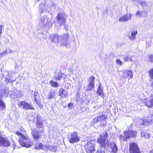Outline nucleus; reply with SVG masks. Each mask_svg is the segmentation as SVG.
<instances>
[{"mask_svg": "<svg viewBox=\"0 0 153 153\" xmlns=\"http://www.w3.org/2000/svg\"><path fill=\"white\" fill-rule=\"evenodd\" d=\"M116 63L117 64H119L120 65L123 64L122 62L119 59H117L116 60Z\"/></svg>", "mask_w": 153, "mask_h": 153, "instance_id": "4c0bfd02", "label": "nucleus"}, {"mask_svg": "<svg viewBox=\"0 0 153 153\" xmlns=\"http://www.w3.org/2000/svg\"><path fill=\"white\" fill-rule=\"evenodd\" d=\"M95 107H96V106H94V108H95Z\"/></svg>", "mask_w": 153, "mask_h": 153, "instance_id": "8fccbe9b", "label": "nucleus"}, {"mask_svg": "<svg viewBox=\"0 0 153 153\" xmlns=\"http://www.w3.org/2000/svg\"><path fill=\"white\" fill-rule=\"evenodd\" d=\"M95 77L93 76H91L89 78L88 80V85L86 89L87 91L92 90L94 87V80Z\"/></svg>", "mask_w": 153, "mask_h": 153, "instance_id": "6e6552de", "label": "nucleus"}, {"mask_svg": "<svg viewBox=\"0 0 153 153\" xmlns=\"http://www.w3.org/2000/svg\"><path fill=\"white\" fill-rule=\"evenodd\" d=\"M97 117H98L99 122H100L105 121L107 118V116L103 115V113L102 112H99V116H97Z\"/></svg>", "mask_w": 153, "mask_h": 153, "instance_id": "4468645a", "label": "nucleus"}, {"mask_svg": "<svg viewBox=\"0 0 153 153\" xmlns=\"http://www.w3.org/2000/svg\"><path fill=\"white\" fill-rule=\"evenodd\" d=\"M64 90L63 89L61 88L59 91V95L60 96H62L64 94Z\"/></svg>", "mask_w": 153, "mask_h": 153, "instance_id": "c9c22d12", "label": "nucleus"}, {"mask_svg": "<svg viewBox=\"0 0 153 153\" xmlns=\"http://www.w3.org/2000/svg\"><path fill=\"white\" fill-rule=\"evenodd\" d=\"M132 14H126L120 17L119 21L120 22H126L131 18Z\"/></svg>", "mask_w": 153, "mask_h": 153, "instance_id": "f8f14e48", "label": "nucleus"}, {"mask_svg": "<svg viewBox=\"0 0 153 153\" xmlns=\"http://www.w3.org/2000/svg\"><path fill=\"white\" fill-rule=\"evenodd\" d=\"M141 120V121L143 122L141 125H146L147 124V123L145 122V121L143 119Z\"/></svg>", "mask_w": 153, "mask_h": 153, "instance_id": "a19ab883", "label": "nucleus"}, {"mask_svg": "<svg viewBox=\"0 0 153 153\" xmlns=\"http://www.w3.org/2000/svg\"><path fill=\"white\" fill-rule=\"evenodd\" d=\"M73 106V104L71 103H69L68 105V106L70 108H72Z\"/></svg>", "mask_w": 153, "mask_h": 153, "instance_id": "37998d69", "label": "nucleus"}, {"mask_svg": "<svg viewBox=\"0 0 153 153\" xmlns=\"http://www.w3.org/2000/svg\"><path fill=\"white\" fill-rule=\"evenodd\" d=\"M150 153H153V149H152L151 151H150Z\"/></svg>", "mask_w": 153, "mask_h": 153, "instance_id": "de8ad7c7", "label": "nucleus"}, {"mask_svg": "<svg viewBox=\"0 0 153 153\" xmlns=\"http://www.w3.org/2000/svg\"><path fill=\"white\" fill-rule=\"evenodd\" d=\"M7 50H6L5 51L1 53V55H5L6 54H7Z\"/></svg>", "mask_w": 153, "mask_h": 153, "instance_id": "ea45409f", "label": "nucleus"}, {"mask_svg": "<svg viewBox=\"0 0 153 153\" xmlns=\"http://www.w3.org/2000/svg\"><path fill=\"white\" fill-rule=\"evenodd\" d=\"M123 76L125 78L131 79L133 77L132 72L131 71H126L124 73Z\"/></svg>", "mask_w": 153, "mask_h": 153, "instance_id": "a211bd4d", "label": "nucleus"}, {"mask_svg": "<svg viewBox=\"0 0 153 153\" xmlns=\"http://www.w3.org/2000/svg\"><path fill=\"white\" fill-rule=\"evenodd\" d=\"M129 153H140L138 145L135 143H131L129 145Z\"/></svg>", "mask_w": 153, "mask_h": 153, "instance_id": "423d86ee", "label": "nucleus"}, {"mask_svg": "<svg viewBox=\"0 0 153 153\" xmlns=\"http://www.w3.org/2000/svg\"><path fill=\"white\" fill-rule=\"evenodd\" d=\"M132 56L130 55H128L123 57L125 61H132Z\"/></svg>", "mask_w": 153, "mask_h": 153, "instance_id": "cd10ccee", "label": "nucleus"}, {"mask_svg": "<svg viewBox=\"0 0 153 153\" xmlns=\"http://www.w3.org/2000/svg\"><path fill=\"white\" fill-rule=\"evenodd\" d=\"M151 78L153 79V68L149 71Z\"/></svg>", "mask_w": 153, "mask_h": 153, "instance_id": "f704fd0d", "label": "nucleus"}, {"mask_svg": "<svg viewBox=\"0 0 153 153\" xmlns=\"http://www.w3.org/2000/svg\"><path fill=\"white\" fill-rule=\"evenodd\" d=\"M146 15V11H140L138 10L136 13V15L137 17H143L145 16Z\"/></svg>", "mask_w": 153, "mask_h": 153, "instance_id": "aec40b11", "label": "nucleus"}, {"mask_svg": "<svg viewBox=\"0 0 153 153\" xmlns=\"http://www.w3.org/2000/svg\"><path fill=\"white\" fill-rule=\"evenodd\" d=\"M100 138L98 139L97 142L100 143V145L104 146L105 144L106 140L108 138V136L106 131L104 132L100 135Z\"/></svg>", "mask_w": 153, "mask_h": 153, "instance_id": "39448f33", "label": "nucleus"}, {"mask_svg": "<svg viewBox=\"0 0 153 153\" xmlns=\"http://www.w3.org/2000/svg\"><path fill=\"white\" fill-rule=\"evenodd\" d=\"M0 107L3 110H4L6 108V104L1 99H0Z\"/></svg>", "mask_w": 153, "mask_h": 153, "instance_id": "c756f323", "label": "nucleus"}, {"mask_svg": "<svg viewBox=\"0 0 153 153\" xmlns=\"http://www.w3.org/2000/svg\"><path fill=\"white\" fill-rule=\"evenodd\" d=\"M34 101L36 102V104L40 108H42L43 107V105L42 102L40 101H38L36 98L34 99Z\"/></svg>", "mask_w": 153, "mask_h": 153, "instance_id": "7c9ffc66", "label": "nucleus"}, {"mask_svg": "<svg viewBox=\"0 0 153 153\" xmlns=\"http://www.w3.org/2000/svg\"><path fill=\"white\" fill-rule=\"evenodd\" d=\"M140 4L143 7H144L146 5V4L145 1H144L141 0L140 1Z\"/></svg>", "mask_w": 153, "mask_h": 153, "instance_id": "72a5a7b5", "label": "nucleus"}, {"mask_svg": "<svg viewBox=\"0 0 153 153\" xmlns=\"http://www.w3.org/2000/svg\"><path fill=\"white\" fill-rule=\"evenodd\" d=\"M137 30L133 31L131 33V36L129 37V39L131 40L135 39L136 38L135 36L137 34Z\"/></svg>", "mask_w": 153, "mask_h": 153, "instance_id": "5701e85b", "label": "nucleus"}, {"mask_svg": "<svg viewBox=\"0 0 153 153\" xmlns=\"http://www.w3.org/2000/svg\"><path fill=\"white\" fill-rule=\"evenodd\" d=\"M106 146V144L104 146L100 145V146L99 148L97 153H105V148Z\"/></svg>", "mask_w": 153, "mask_h": 153, "instance_id": "412c9836", "label": "nucleus"}, {"mask_svg": "<svg viewBox=\"0 0 153 153\" xmlns=\"http://www.w3.org/2000/svg\"><path fill=\"white\" fill-rule=\"evenodd\" d=\"M36 126L37 128H42L43 124L39 120L37 119L36 123Z\"/></svg>", "mask_w": 153, "mask_h": 153, "instance_id": "bb28decb", "label": "nucleus"}, {"mask_svg": "<svg viewBox=\"0 0 153 153\" xmlns=\"http://www.w3.org/2000/svg\"><path fill=\"white\" fill-rule=\"evenodd\" d=\"M43 132V130L37 131L36 129H33L31 131V135L33 139L37 140L40 138L41 136V134Z\"/></svg>", "mask_w": 153, "mask_h": 153, "instance_id": "0eeeda50", "label": "nucleus"}, {"mask_svg": "<svg viewBox=\"0 0 153 153\" xmlns=\"http://www.w3.org/2000/svg\"><path fill=\"white\" fill-rule=\"evenodd\" d=\"M149 62H153V54L150 55L149 56Z\"/></svg>", "mask_w": 153, "mask_h": 153, "instance_id": "e433bc0d", "label": "nucleus"}, {"mask_svg": "<svg viewBox=\"0 0 153 153\" xmlns=\"http://www.w3.org/2000/svg\"><path fill=\"white\" fill-rule=\"evenodd\" d=\"M150 135L149 134L147 133H146L145 134V135L144 136V138L145 139L149 138L150 137Z\"/></svg>", "mask_w": 153, "mask_h": 153, "instance_id": "58836bf2", "label": "nucleus"}, {"mask_svg": "<svg viewBox=\"0 0 153 153\" xmlns=\"http://www.w3.org/2000/svg\"><path fill=\"white\" fill-rule=\"evenodd\" d=\"M106 144L108 147L111 149L112 153H116L118 150V148L116 144L114 142L109 143L107 141Z\"/></svg>", "mask_w": 153, "mask_h": 153, "instance_id": "9d476101", "label": "nucleus"}, {"mask_svg": "<svg viewBox=\"0 0 153 153\" xmlns=\"http://www.w3.org/2000/svg\"><path fill=\"white\" fill-rule=\"evenodd\" d=\"M49 38L53 42H59V36L57 34L54 33L51 34L50 35Z\"/></svg>", "mask_w": 153, "mask_h": 153, "instance_id": "ddd939ff", "label": "nucleus"}, {"mask_svg": "<svg viewBox=\"0 0 153 153\" xmlns=\"http://www.w3.org/2000/svg\"><path fill=\"white\" fill-rule=\"evenodd\" d=\"M31 92L32 93L33 92V97H34V99L36 98V97L39 95V92L37 91H33V90L31 91Z\"/></svg>", "mask_w": 153, "mask_h": 153, "instance_id": "473e14b6", "label": "nucleus"}, {"mask_svg": "<svg viewBox=\"0 0 153 153\" xmlns=\"http://www.w3.org/2000/svg\"><path fill=\"white\" fill-rule=\"evenodd\" d=\"M98 119V117H97V116H96V117L93 118L91 122L90 125L91 126H94L95 125L96 123H97L98 122H99Z\"/></svg>", "mask_w": 153, "mask_h": 153, "instance_id": "393cba45", "label": "nucleus"}, {"mask_svg": "<svg viewBox=\"0 0 153 153\" xmlns=\"http://www.w3.org/2000/svg\"><path fill=\"white\" fill-rule=\"evenodd\" d=\"M95 142L93 141L87 142L85 145V149L87 153H91L95 151Z\"/></svg>", "mask_w": 153, "mask_h": 153, "instance_id": "20e7f679", "label": "nucleus"}, {"mask_svg": "<svg viewBox=\"0 0 153 153\" xmlns=\"http://www.w3.org/2000/svg\"><path fill=\"white\" fill-rule=\"evenodd\" d=\"M97 94L101 96L103 99L105 96L103 91V89H98L97 91Z\"/></svg>", "mask_w": 153, "mask_h": 153, "instance_id": "4be33fe9", "label": "nucleus"}, {"mask_svg": "<svg viewBox=\"0 0 153 153\" xmlns=\"http://www.w3.org/2000/svg\"><path fill=\"white\" fill-rule=\"evenodd\" d=\"M100 125H101V126H103L104 125H105V124L104 123H102V124L100 123Z\"/></svg>", "mask_w": 153, "mask_h": 153, "instance_id": "49530a36", "label": "nucleus"}, {"mask_svg": "<svg viewBox=\"0 0 153 153\" xmlns=\"http://www.w3.org/2000/svg\"><path fill=\"white\" fill-rule=\"evenodd\" d=\"M55 95V91L51 90L48 94V98L50 99L53 98Z\"/></svg>", "mask_w": 153, "mask_h": 153, "instance_id": "b1692460", "label": "nucleus"}, {"mask_svg": "<svg viewBox=\"0 0 153 153\" xmlns=\"http://www.w3.org/2000/svg\"><path fill=\"white\" fill-rule=\"evenodd\" d=\"M139 0H134V1H136L137 3H139Z\"/></svg>", "mask_w": 153, "mask_h": 153, "instance_id": "a18cd8bd", "label": "nucleus"}, {"mask_svg": "<svg viewBox=\"0 0 153 153\" xmlns=\"http://www.w3.org/2000/svg\"><path fill=\"white\" fill-rule=\"evenodd\" d=\"M44 146L42 143H40L38 145L36 146L35 147V148L37 149H42Z\"/></svg>", "mask_w": 153, "mask_h": 153, "instance_id": "2f4dec72", "label": "nucleus"}, {"mask_svg": "<svg viewBox=\"0 0 153 153\" xmlns=\"http://www.w3.org/2000/svg\"><path fill=\"white\" fill-rule=\"evenodd\" d=\"M19 131H17L15 134L19 137L18 142L22 147L29 148L31 146L30 139L28 135L27 134L26 131L22 126H21L19 128Z\"/></svg>", "mask_w": 153, "mask_h": 153, "instance_id": "f257e3e1", "label": "nucleus"}, {"mask_svg": "<svg viewBox=\"0 0 153 153\" xmlns=\"http://www.w3.org/2000/svg\"><path fill=\"white\" fill-rule=\"evenodd\" d=\"M145 105L149 108L153 106V98H147L145 100Z\"/></svg>", "mask_w": 153, "mask_h": 153, "instance_id": "dca6fc26", "label": "nucleus"}, {"mask_svg": "<svg viewBox=\"0 0 153 153\" xmlns=\"http://www.w3.org/2000/svg\"><path fill=\"white\" fill-rule=\"evenodd\" d=\"M3 131H0V146L8 147L10 145V142L7 137L3 136Z\"/></svg>", "mask_w": 153, "mask_h": 153, "instance_id": "f03ea898", "label": "nucleus"}, {"mask_svg": "<svg viewBox=\"0 0 153 153\" xmlns=\"http://www.w3.org/2000/svg\"><path fill=\"white\" fill-rule=\"evenodd\" d=\"M56 19L57 22L60 23L61 25H64L65 22V19L64 16L62 14L59 13L56 17Z\"/></svg>", "mask_w": 153, "mask_h": 153, "instance_id": "9b49d317", "label": "nucleus"}, {"mask_svg": "<svg viewBox=\"0 0 153 153\" xmlns=\"http://www.w3.org/2000/svg\"><path fill=\"white\" fill-rule=\"evenodd\" d=\"M103 89V88L102 87V85L101 84V83H99V85L98 89Z\"/></svg>", "mask_w": 153, "mask_h": 153, "instance_id": "79ce46f5", "label": "nucleus"}, {"mask_svg": "<svg viewBox=\"0 0 153 153\" xmlns=\"http://www.w3.org/2000/svg\"><path fill=\"white\" fill-rule=\"evenodd\" d=\"M151 86L152 88H153V82H152V83L151 84Z\"/></svg>", "mask_w": 153, "mask_h": 153, "instance_id": "09e8293b", "label": "nucleus"}, {"mask_svg": "<svg viewBox=\"0 0 153 153\" xmlns=\"http://www.w3.org/2000/svg\"><path fill=\"white\" fill-rule=\"evenodd\" d=\"M127 137L128 136H127L126 134V131L124 132L123 136L122 134L120 135L119 137L121 141L127 140Z\"/></svg>", "mask_w": 153, "mask_h": 153, "instance_id": "a878e982", "label": "nucleus"}, {"mask_svg": "<svg viewBox=\"0 0 153 153\" xmlns=\"http://www.w3.org/2000/svg\"><path fill=\"white\" fill-rule=\"evenodd\" d=\"M80 140L77 133L74 132L71 134V137L69 139V142L71 143H74L79 141Z\"/></svg>", "mask_w": 153, "mask_h": 153, "instance_id": "1a4fd4ad", "label": "nucleus"}, {"mask_svg": "<svg viewBox=\"0 0 153 153\" xmlns=\"http://www.w3.org/2000/svg\"><path fill=\"white\" fill-rule=\"evenodd\" d=\"M146 133L144 132H142L141 133V135L142 137H144Z\"/></svg>", "mask_w": 153, "mask_h": 153, "instance_id": "c03bdc74", "label": "nucleus"}, {"mask_svg": "<svg viewBox=\"0 0 153 153\" xmlns=\"http://www.w3.org/2000/svg\"><path fill=\"white\" fill-rule=\"evenodd\" d=\"M126 134L128 136L127 139H128L130 137H132V138L135 137L137 134V132L135 131H126Z\"/></svg>", "mask_w": 153, "mask_h": 153, "instance_id": "f3484780", "label": "nucleus"}, {"mask_svg": "<svg viewBox=\"0 0 153 153\" xmlns=\"http://www.w3.org/2000/svg\"><path fill=\"white\" fill-rule=\"evenodd\" d=\"M50 84L52 87L57 88L59 86V85L58 83L56 82L53 81V80L50 81Z\"/></svg>", "mask_w": 153, "mask_h": 153, "instance_id": "c85d7f7f", "label": "nucleus"}, {"mask_svg": "<svg viewBox=\"0 0 153 153\" xmlns=\"http://www.w3.org/2000/svg\"><path fill=\"white\" fill-rule=\"evenodd\" d=\"M67 41V36L66 34L62 35L60 37V40L59 42L62 45H66Z\"/></svg>", "mask_w": 153, "mask_h": 153, "instance_id": "2eb2a0df", "label": "nucleus"}, {"mask_svg": "<svg viewBox=\"0 0 153 153\" xmlns=\"http://www.w3.org/2000/svg\"><path fill=\"white\" fill-rule=\"evenodd\" d=\"M54 78L56 81L60 80L62 77V74L60 72H55L54 73Z\"/></svg>", "mask_w": 153, "mask_h": 153, "instance_id": "6ab92c4d", "label": "nucleus"}, {"mask_svg": "<svg viewBox=\"0 0 153 153\" xmlns=\"http://www.w3.org/2000/svg\"><path fill=\"white\" fill-rule=\"evenodd\" d=\"M18 105L20 108H22L24 110H35L33 105L25 101H22L20 102L18 104Z\"/></svg>", "mask_w": 153, "mask_h": 153, "instance_id": "7ed1b4c3", "label": "nucleus"}]
</instances>
